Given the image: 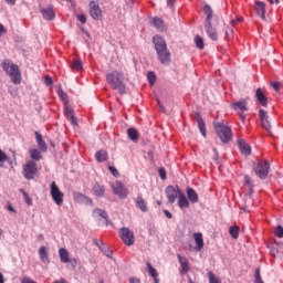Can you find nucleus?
I'll use <instances>...</instances> for the list:
<instances>
[{
    "instance_id": "nucleus-64",
    "label": "nucleus",
    "mask_w": 283,
    "mask_h": 283,
    "mask_svg": "<svg viewBox=\"0 0 283 283\" xmlns=\"http://www.w3.org/2000/svg\"><path fill=\"white\" fill-rule=\"evenodd\" d=\"M72 266H73V269L76 266V259L72 260Z\"/></svg>"
},
{
    "instance_id": "nucleus-50",
    "label": "nucleus",
    "mask_w": 283,
    "mask_h": 283,
    "mask_svg": "<svg viewBox=\"0 0 283 283\" xmlns=\"http://www.w3.org/2000/svg\"><path fill=\"white\" fill-rule=\"evenodd\" d=\"M77 20L81 21L83 24L87 23V18L85 17V14H78Z\"/></svg>"
},
{
    "instance_id": "nucleus-11",
    "label": "nucleus",
    "mask_w": 283,
    "mask_h": 283,
    "mask_svg": "<svg viewBox=\"0 0 283 283\" xmlns=\"http://www.w3.org/2000/svg\"><path fill=\"white\" fill-rule=\"evenodd\" d=\"M111 187H112L113 192L115 193V196H118V198L125 199L129 195V190H127V188H125L123 182H120L118 180L113 182L111 185Z\"/></svg>"
},
{
    "instance_id": "nucleus-18",
    "label": "nucleus",
    "mask_w": 283,
    "mask_h": 283,
    "mask_svg": "<svg viewBox=\"0 0 283 283\" xmlns=\"http://www.w3.org/2000/svg\"><path fill=\"white\" fill-rule=\"evenodd\" d=\"M238 146L243 156H251V146L244 139H239Z\"/></svg>"
},
{
    "instance_id": "nucleus-22",
    "label": "nucleus",
    "mask_w": 283,
    "mask_h": 283,
    "mask_svg": "<svg viewBox=\"0 0 283 283\" xmlns=\"http://www.w3.org/2000/svg\"><path fill=\"white\" fill-rule=\"evenodd\" d=\"M178 207L179 209H189L190 207L189 199H187V196L182 191H179Z\"/></svg>"
},
{
    "instance_id": "nucleus-15",
    "label": "nucleus",
    "mask_w": 283,
    "mask_h": 283,
    "mask_svg": "<svg viewBox=\"0 0 283 283\" xmlns=\"http://www.w3.org/2000/svg\"><path fill=\"white\" fill-rule=\"evenodd\" d=\"M254 10L258 17H261L263 21L266 19V3L262 1H256Z\"/></svg>"
},
{
    "instance_id": "nucleus-29",
    "label": "nucleus",
    "mask_w": 283,
    "mask_h": 283,
    "mask_svg": "<svg viewBox=\"0 0 283 283\" xmlns=\"http://www.w3.org/2000/svg\"><path fill=\"white\" fill-rule=\"evenodd\" d=\"M39 256L44 264H50V258H48V248H45L44 245L40 247Z\"/></svg>"
},
{
    "instance_id": "nucleus-53",
    "label": "nucleus",
    "mask_w": 283,
    "mask_h": 283,
    "mask_svg": "<svg viewBox=\"0 0 283 283\" xmlns=\"http://www.w3.org/2000/svg\"><path fill=\"white\" fill-rule=\"evenodd\" d=\"M44 83H45V85H49V86L52 85V77L45 76Z\"/></svg>"
},
{
    "instance_id": "nucleus-44",
    "label": "nucleus",
    "mask_w": 283,
    "mask_h": 283,
    "mask_svg": "<svg viewBox=\"0 0 283 283\" xmlns=\"http://www.w3.org/2000/svg\"><path fill=\"white\" fill-rule=\"evenodd\" d=\"M8 160V155L0 149V167H3V163Z\"/></svg>"
},
{
    "instance_id": "nucleus-25",
    "label": "nucleus",
    "mask_w": 283,
    "mask_h": 283,
    "mask_svg": "<svg viewBox=\"0 0 283 283\" xmlns=\"http://www.w3.org/2000/svg\"><path fill=\"white\" fill-rule=\"evenodd\" d=\"M64 114H65L67 120L71 123V125H73V126L78 125V122L76 120V116H74V111H72L70 107H66L64 109Z\"/></svg>"
},
{
    "instance_id": "nucleus-4",
    "label": "nucleus",
    "mask_w": 283,
    "mask_h": 283,
    "mask_svg": "<svg viewBox=\"0 0 283 283\" xmlns=\"http://www.w3.org/2000/svg\"><path fill=\"white\" fill-rule=\"evenodd\" d=\"M203 12L206 14L205 30L211 41H218V31H216V28L211 24V19H213V9H211L209 4H206L203 7Z\"/></svg>"
},
{
    "instance_id": "nucleus-56",
    "label": "nucleus",
    "mask_w": 283,
    "mask_h": 283,
    "mask_svg": "<svg viewBox=\"0 0 283 283\" xmlns=\"http://www.w3.org/2000/svg\"><path fill=\"white\" fill-rule=\"evenodd\" d=\"M130 283H140V279H137V277H132L129 280Z\"/></svg>"
},
{
    "instance_id": "nucleus-1",
    "label": "nucleus",
    "mask_w": 283,
    "mask_h": 283,
    "mask_svg": "<svg viewBox=\"0 0 283 283\" xmlns=\"http://www.w3.org/2000/svg\"><path fill=\"white\" fill-rule=\"evenodd\" d=\"M153 43L157 53V59L161 65H169L171 63V52L167 49V41L160 35H155L153 38Z\"/></svg>"
},
{
    "instance_id": "nucleus-55",
    "label": "nucleus",
    "mask_w": 283,
    "mask_h": 283,
    "mask_svg": "<svg viewBox=\"0 0 283 283\" xmlns=\"http://www.w3.org/2000/svg\"><path fill=\"white\" fill-rule=\"evenodd\" d=\"M2 34H6V27H3V24L0 23V36Z\"/></svg>"
},
{
    "instance_id": "nucleus-45",
    "label": "nucleus",
    "mask_w": 283,
    "mask_h": 283,
    "mask_svg": "<svg viewBox=\"0 0 283 283\" xmlns=\"http://www.w3.org/2000/svg\"><path fill=\"white\" fill-rule=\"evenodd\" d=\"M108 171H111L112 176L115 178H118L120 176V172H118V169L114 166H108Z\"/></svg>"
},
{
    "instance_id": "nucleus-3",
    "label": "nucleus",
    "mask_w": 283,
    "mask_h": 283,
    "mask_svg": "<svg viewBox=\"0 0 283 283\" xmlns=\"http://www.w3.org/2000/svg\"><path fill=\"white\" fill-rule=\"evenodd\" d=\"M2 70L10 76L14 85H21V71L19 70V65L12 63L10 60H3Z\"/></svg>"
},
{
    "instance_id": "nucleus-33",
    "label": "nucleus",
    "mask_w": 283,
    "mask_h": 283,
    "mask_svg": "<svg viewBox=\"0 0 283 283\" xmlns=\"http://www.w3.org/2000/svg\"><path fill=\"white\" fill-rule=\"evenodd\" d=\"M187 196L190 202H192L193 205H196V202H198L199 200L198 192H196V190H193L192 188L187 189Z\"/></svg>"
},
{
    "instance_id": "nucleus-5",
    "label": "nucleus",
    "mask_w": 283,
    "mask_h": 283,
    "mask_svg": "<svg viewBox=\"0 0 283 283\" xmlns=\"http://www.w3.org/2000/svg\"><path fill=\"white\" fill-rule=\"evenodd\" d=\"M214 132L220 140L223 142L226 145L227 143H231V140H233V132L231 130V127L222 123L214 124Z\"/></svg>"
},
{
    "instance_id": "nucleus-47",
    "label": "nucleus",
    "mask_w": 283,
    "mask_h": 283,
    "mask_svg": "<svg viewBox=\"0 0 283 283\" xmlns=\"http://www.w3.org/2000/svg\"><path fill=\"white\" fill-rule=\"evenodd\" d=\"M59 96L60 98H62V101L64 103H69V99H67V93L63 92V91H59Z\"/></svg>"
},
{
    "instance_id": "nucleus-43",
    "label": "nucleus",
    "mask_w": 283,
    "mask_h": 283,
    "mask_svg": "<svg viewBox=\"0 0 283 283\" xmlns=\"http://www.w3.org/2000/svg\"><path fill=\"white\" fill-rule=\"evenodd\" d=\"M274 235L276 238H283V227L282 226H277L275 229H274Z\"/></svg>"
},
{
    "instance_id": "nucleus-48",
    "label": "nucleus",
    "mask_w": 283,
    "mask_h": 283,
    "mask_svg": "<svg viewBox=\"0 0 283 283\" xmlns=\"http://www.w3.org/2000/svg\"><path fill=\"white\" fill-rule=\"evenodd\" d=\"M149 83H156V74L154 72H148Z\"/></svg>"
},
{
    "instance_id": "nucleus-14",
    "label": "nucleus",
    "mask_w": 283,
    "mask_h": 283,
    "mask_svg": "<svg viewBox=\"0 0 283 283\" xmlns=\"http://www.w3.org/2000/svg\"><path fill=\"white\" fill-rule=\"evenodd\" d=\"M193 240L196 244L195 251H201L205 249V239L202 238V232H195Z\"/></svg>"
},
{
    "instance_id": "nucleus-28",
    "label": "nucleus",
    "mask_w": 283,
    "mask_h": 283,
    "mask_svg": "<svg viewBox=\"0 0 283 283\" xmlns=\"http://www.w3.org/2000/svg\"><path fill=\"white\" fill-rule=\"evenodd\" d=\"M29 156H30L31 160H35V161L42 160V158H43L41 150H39L36 148H30Z\"/></svg>"
},
{
    "instance_id": "nucleus-27",
    "label": "nucleus",
    "mask_w": 283,
    "mask_h": 283,
    "mask_svg": "<svg viewBox=\"0 0 283 283\" xmlns=\"http://www.w3.org/2000/svg\"><path fill=\"white\" fill-rule=\"evenodd\" d=\"M93 214L95 216V218H103L106 221V224H109L107 211H105L101 208H96L93 210Z\"/></svg>"
},
{
    "instance_id": "nucleus-20",
    "label": "nucleus",
    "mask_w": 283,
    "mask_h": 283,
    "mask_svg": "<svg viewBox=\"0 0 283 283\" xmlns=\"http://www.w3.org/2000/svg\"><path fill=\"white\" fill-rule=\"evenodd\" d=\"M42 17L46 19V21H53V19L56 17L54 14V7L49 6L45 9H41Z\"/></svg>"
},
{
    "instance_id": "nucleus-57",
    "label": "nucleus",
    "mask_w": 283,
    "mask_h": 283,
    "mask_svg": "<svg viewBox=\"0 0 283 283\" xmlns=\"http://www.w3.org/2000/svg\"><path fill=\"white\" fill-rule=\"evenodd\" d=\"M6 3H8L9 6H14L17 3V0H4Z\"/></svg>"
},
{
    "instance_id": "nucleus-19",
    "label": "nucleus",
    "mask_w": 283,
    "mask_h": 283,
    "mask_svg": "<svg viewBox=\"0 0 283 283\" xmlns=\"http://www.w3.org/2000/svg\"><path fill=\"white\" fill-rule=\"evenodd\" d=\"M92 191L96 198H105V186L95 182L92 187Z\"/></svg>"
},
{
    "instance_id": "nucleus-24",
    "label": "nucleus",
    "mask_w": 283,
    "mask_h": 283,
    "mask_svg": "<svg viewBox=\"0 0 283 283\" xmlns=\"http://www.w3.org/2000/svg\"><path fill=\"white\" fill-rule=\"evenodd\" d=\"M153 25L158 30V32H167V25H165V21L160 18H154Z\"/></svg>"
},
{
    "instance_id": "nucleus-8",
    "label": "nucleus",
    "mask_w": 283,
    "mask_h": 283,
    "mask_svg": "<svg viewBox=\"0 0 283 283\" xmlns=\"http://www.w3.org/2000/svg\"><path fill=\"white\" fill-rule=\"evenodd\" d=\"M50 195L55 205H57V207H61L63 205V198H65V195L63 193V191H61V189H59V186H56V181H52Z\"/></svg>"
},
{
    "instance_id": "nucleus-63",
    "label": "nucleus",
    "mask_w": 283,
    "mask_h": 283,
    "mask_svg": "<svg viewBox=\"0 0 283 283\" xmlns=\"http://www.w3.org/2000/svg\"><path fill=\"white\" fill-rule=\"evenodd\" d=\"M8 210L14 212V208L12 207V205L8 206Z\"/></svg>"
},
{
    "instance_id": "nucleus-10",
    "label": "nucleus",
    "mask_w": 283,
    "mask_h": 283,
    "mask_svg": "<svg viewBox=\"0 0 283 283\" xmlns=\"http://www.w3.org/2000/svg\"><path fill=\"white\" fill-rule=\"evenodd\" d=\"M120 239L123 240L124 244H126V247H133L134 242H136L134 232L129 230V228L120 229Z\"/></svg>"
},
{
    "instance_id": "nucleus-26",
    "label": "nucleus",
    "mask_w": 283,
    "mask_h": 283,
    "mask_svg": "<svg viewBox=\"0 0 283 283\" xmlns=\"http://www.w3.org/2000/svg\"><path fill=\"white\" fill-rule=\"evenodd\" d=\"M148 274L150 277L154 279L155 283H160V280H158V271L151 265V263L147 262L146 263Z\"/></svg>"
},
{
    "instance_id": "nucleus-52",
    "label": "nucleus",
    "mask_w": 283,
    "mask_h": 283,
    "mask_svg": "<svg viewBox=\"0 0 283 283\" xmlns=\"http://www.w3.org/2000/svg\"><path fill=\"white\" fill-rule=\"evenodd\" d=\"M255 282H262V276L260 275V270L255 272Z\"/></svg>"
},
{
    "instance_id": "nucleus-6",
    "label": "nucleus",
    "mask_w": 283,
    "mask_h": 283,
    "mask_svg": "<svg viewBox=\"0 0 283 283\" xmlns=\"http://www.w3.org/2000/svg\"><path fill=\"white\" fill-rule=\"evenodd\" d=\"M253 171L258 178L266 180V178H269V171H271V164H269L266 159L259 160L256 165H254Z\"/></svg>"
},
{
    "instance_id": "nucleus-59",
    "label": "nucleus",
    "mask_w": 283,
    "mask_h": 283,
    "mask_svg": "<svg viewBox=\"0 0 283 283\" xmlns=\"http://www.w3.org/2000/svg\"><path fill=\"white\" fill-rule=\"evenodd\" d=\"M0 283H6V279L3 277V273L0 272Z\"/></svg>"
},
{
    "instance_id": "nucleus-35",
    "label": "nucleus",
    "mask_w": 283,
    "mask_h": 283,
    "mask_svg": "<svg viewBox=\"0 0 283 283\" xmlns=\"http://www.w3.org/2000/svg\"><path fill=\"white\" fill-rule=\"evenodd\" d=\"M229 233H230L231 238H233V240H238V238L240 237V227H238V226L230 227Z\"/></svg>"
},
{
    "instance_id": "nucleus-30",
    "label": "nucleus",
    "mask_w": 283,
    "mask_h": 283,
    "mask_svg": "<svg viewBox=\"0 0 283 283\" xmlns=\"http://www.w3.org/2000/svg\"><path fill=\"white\" fill-rule=\"evenodd\" d=\"M35 138H36L38 146L40 147V150L48 151V145L45 144V142L43 140V136H41L39 132H35Z\"/></svg>"
},
{
    "instance_id": "nucleus-23",
    "label": "nucleus",
    "mask_w": 283,
    "mask_h": 283,
    "mask_svg": "<svg viewBox=\"0 0 283 283\" xmlns=\"http://www.w3.org/2000/svg\"><path fill=\"white\" fill-rule=\"evenodd\" d=\"M196 120H197L200 134L203 136V138H206L207 128H206L205 119H202V116H200V114H196Z\"/></svg>"
},
{
    "instance_id": "nucleus-31",
    "label": "nucleus",
    "mask_w": 283,
    "mask_h": 283,
    "mask_svg": "<svg viewBox=\"0 0 283 283\" xmlns=\"http://www.w3.org/2000/svg\"><path fill=\"white\" fill-rule=\"evenodd\" d=\"M59 255L61 262H63L64 264H67V262H70V252H67L65 248H61L59 250Z\"/></svg>"
},
{
    "instance_id": "nucleus-46",
    "label": "nucleus",
    "mask_w": 283,
    "mask_h": 283,
    "mask_svg": "<svg viewBox=\"0 0 283 283\" xmlns=\"http://www.w3.org/2000/svg\"><path fill=\"white\" fill-rule=\"evenodd\" d=\"M158 174H159L161 180H167V170H165V168H159Z\"/></svg>"
},
{
    "instance_id": "nucleus-16",
    "label": "nucleus",
    "mask_w": 283,
    "mask_h": 283,
    "mask_svg": "<svg viewBox=\"0 0 283 283\" xmlns=\"http://www.w3.org/2000/svg\"><path fill=\"white\" fill-rule=\"evenodd\" d=\"M247 105H249V103L247 102V99H243V101L232 103L231 107L235 112L244 113V112H249V107Z\"/></svg>"
},
{
    "instance_id": "nucleus-60",
    "label": "nucleus",
    "mask_w": 283,
    "mask_h": 283,
    "mask_svg": "<svg viewBox=\"0 0 283 283\" xmlns=\"http://www.w3.org/2000/svg\"><path fill=\"white\" fill-rule=\"evenodd\" d=\"M268 1H269V3H271V4L275 3L276 6L280 3V0H268Z\"/></svg>"
},
{
    "instance_id": "nucleus-49",
    "label": "nucleus",
    "mask_w": 283,
    "mask_h": 283,
    "mask_svg": "<svg viewBox=\"0 0 283 283\" xmlns=\"http://www.w3.org/2000/svg\"><path fill=\"white\" fill-rule=\"evenodd\" d=\"M271 255H273V258H275V255H277V253H280V249H277V247L273 245L270 250Z\"/></svg>"
},
{
    "instance_id": "nucleus-61",
    "label": "nucleus",
    "mask_w": 283,
    "mask_h": 283,
    "mask_svg": "<svg viewBox=\"0 0 283 283\" xmlns=\"http://www.w3.org/2000/svg\"><path fill=\"white\" fill-rule=\"evenodd\" d=\"M174 1H176V0H167V3H168V6H169L170 8L174 7Z\"/></svg>"
},
{
    "instance_id": "nucleus-39",
    "label": "nucleus",
    "mask_w": 283,
    "mask_h": 283,
    "mask_svg": "<svg viewBox=\"0 0 283 283\" xmlns=\"http://www.w3.org/2000/svg\"><path fill=\"white\" fill-rule=\"evenodd\" d=\"M195 43L199 50H205V40L200 35L195 38Z\"/></svg>"
},
{
    "instance_id": "nucleus-12",
    "label": "nucleus",
    "mask_w": 283,
    "mask_h": 283,
    "mask_svg": "<svg viewBox=\"0 0 283 283\" xmlns=\"http://www.w3.org/2000/svg\"><path fill=\"white\" fill-rule=\"evenodd\" d=\"M180 191H182L180 190V187H177V188L174 186L166 187L165 195L170 205H174V202H176L177 198H179L180 196Z\"/></svg>"
},
{
    "instance_id": "nucleus-32",
    "label": "nucleus",
    "mask_w": 283,
    "mask_h": 283,
    "mask_svg": "<svg viewBox=\"0 0 283 283\" xmlns=\"http://www.w3.org/2000/svg\"><path fill=\"white\" fill-rule=\"evenodd\" d=\"M108 155H107V150L102 149L95 153V159L97 160V163H105V160H107Z\"/></svg>"
},
{
    "instance_id": "nucleus-21",
    "label": "nucleus",
    "mask_w": 283,
    "mask_h": 283,
    "mask_svg": "<svg viewBox=\"0 0 283 283\" xmlns=\"http://www.w3.org/2000/svg\"><path fill=\"white\" fill-rule=\"evenodd\" d=\"M177 258H178V260H179V264H180V266H181V270H180V273H181V275H186V273L189 271V261L185 258V256H182V255H180V254H177Z\"/></svg>"
},
{
    "instance_id": "nucleus-7",
    "label": "nucleus",
    "mask_w": 283,
    "mask_h": 283,
    "mask_svg": "<svg viewBox=\"0 0 283 283\" xmlns=\"http://www.w3.org/2000/svg\"><path fill=\"white\" fill-rule=\"evenodd\" d=\"M38 171L39 168L36 167V163L34 160H28L22 166V176L25 178V180H34Z\"/></svg>"
},
{
    "instance_id": "nucleus-36",
    "label": "nucleus",
    "mask_w": 283,
    "mask_h": 283,
    "mask_svg": "<svg viewBox=\"0 0 283 283\" xmlns=\"http://www.w3.org/2000/svg\"><path fill=\"white\" fill-rule=\"evenodd\" d=\"M72 69L76 70V72H81V70H83V61L74 59L72 63Z\"/></svg>"
},
{
    "instance_id": "nucleus-42",
    "label": "nucleus",
    "mask_w": 283,
    "mask_h": 283,
    "mask_svg": "<svg viewBox=\"0 0 283 283\" xmlns=\"http://www.w3.org/2000/svg\"><path fill=\"white\" fill-rule=\"evenodd\" d=\"M208 277L210 283H222V281H220V279H218L213 272H209Z\"/></svg>"
},
{
    "instance_id": "nucleus-2",
    "label": "nucleus",
    "mask_w": 283,
    "mask_h": 283,
    "mask_svg": "<svg viewBox=\"0 0 283 283\" xmlns=\"http://www.w3.org/2000/svg\"><path fill=\"white\" fill-rule=\"evenodd\" d=\"M106 81L112 90H116L119 94H126L127 86L123 82V73L113 71L106 75Z\"/></svg>"
},
{
    "instance_id": "nucleus-58",
    "label": "nucleus",
    "mask_w": 283,
    "mask_h": 283,
    "mask_svg": "<svg viewBox=\"0 0 283 283\" xmlns=\"http://www.w3.org/2000/svg\"><path fill=\"white\" fill-rule=\"evenodd\" d=\"M239 116H240L242 123H244L247 120V116L244 115V113H239Z\"/></svg>"
},
{
    "instance_id": "nucleus-51",
    "label": "nucleus",
    "mask_w": 283,
    "mask_h": 283,
    "mask_svg": "<svg viewBox=\"0 0 283 283\" xmlns=\"http://www.w3.org/2000/svg\"><path fill=\"white\" fill-rule=\"evenodd\" d=\"M272 87L275 92H280L281 90L280 82H273Z\"/></svg>"
},
{
    "instance_id": "nucleus-40",
    "label": "nucleus",
    "mask_w": 283,
    "mask_h": 283,
    "mask_svg": "<svg viewBox=\"0 0 283 283\" xmlns=\"http://www.w3.org/2000/svg\"><path fill=\"white\" fill-rule=\"evenodd\" d=\"M20 193H22L25 203L28 205V207H32V198H30V196L28 195V192H25V190L20 189Z\"/></svg>"
},
{
    "instance_id": "nucleus-38",
    "label": "nucleus",
    "mask_w": 283,
    "mask_h": 283,
    "mask_svg": "<svg viewBox=\"0 0 283 283\" xmlns=\"http://www.w3.org/2000/svg\"><path fill=\"white\" fill-rule=\"evenodd\" d=\"M127 134L130 140H138V130H136L135 128H128Z\"/></svg>"
},
{
    "instance_id": "nucleus-34",
    "label": "nucleus",
    "mask_w": 283,
    "mask_h": 283,
    "mask_svg": "<svg viewBox=\"0 0 283 283\" xmlns=\"http://www.w3.org/2000/svg\"><path fill=\"white\" fill-rule=\"evenodd\" d=\"M136 207L137 209H140L143 213L147 212V202H145V199H143V197H137Z\"/></svg>"
},
{
    "instance_id": "nucleus-62",
    "label": "nucleus",
    "mask_w": 283,
    "mask_h": 283,
    "mask_svg": "<svg viewBox=\"0 0 283 283\" xmlns=\"http://www.w3.org/2000/svg\"><path fill=\"white\" fill-rule=\"evenodd\" d=\"M54 283H67V281H65V279H61V280L55 281Z\"/></svg>"
},
{
    "instance_id": "nucleus-9",
    "label": "nucleus",
    "mask_w": 283,
    "mask_h": 283,
    "mask_svg": "<svg viewBox=\"0 0 283 283\" xmlns=\"http://www.w3.org/2000/svg\"><path fill=\"white\" fill-rule=\"evenodd\" d=\"M88 8L90 17H92V19L95 21H101V19H103V10L101 9V6L96 3V1L92 0L88 3Z\"/></svg>"
},
{
    "instance_id": "nucleus-54",
    "label": "nucleus",
    "mask_w": 283,
    "mask_h": 283,
    "mask_svg": "<svg viewBox=\"0 0 283 283\" xmlns=\"http://www.w3.org/2000/svg\"><path fill=\"white\" fill-rule=\"evenodd\" d=\"M164 213L166 218H168V220H171V218H174V214H171V212H169L168 210H164Z\"/></svg>"
},
{
    "instance_id": "nucleus-41",
    "label": "nucleus",
    "mask_w": 283,
    "mask_h": 283,
    "mask_svg": "<svg viewBox=\"0 0 283 283\" xmlns=\"http://www.w3.org/2000/svg\"><path fill=\"white\" fill-rule=\"evenodd\" d=\"M73 198L75 200V202H83V200H85V195L81 193V192H74L73 193Z\"/></svg>"
},
{
    "instance_id": "nucleus-17",
    "label": "nucleus",
    "mask_w": 283,
    "mask_h": 283,
    "mask_svg": "<svg viewBox=\"0 0 283 283\" xmlns=\"http://www.w3.org/2000/svg\"><path fill=\"white\" fill-rule=\"evenodd\" d=\"M255 97L258 103H260L262 107H266V105H269V98L266 97V95H264V92L262 91V88H256Z\"/></svg>"
},
{
    "instance_id": "nucleus-13",
    "label": "nucleus",
    "mask_w": 283,
    "mask_h": 283,
    "mask_svg": "<svg viewBox=\"0 0 283 283\" xmlns=\"http://www.w3.org/2000/svg\"><path fill=\"white\" fill-rule=\"evenodd\" d=\"M259 118L261 120V125H262L263 129H265V132H268V134H270V136H272L271 122L269 120V113L262 108L259 109Z\"/></svg>"
},
{
    "instance_id": "nucleus-37",
    "label": "nucleus",
    "mask_w": 283,
    "mask_h": 283,
    "mask_svg": "<svg viewBox=\"0 0 283 283\" xmlns=\"http://www.w3.org/2000/svg\"><path fill=\"white\" fill-rule=\"evenodd\" d=\"M244 186L248 187L250 191H253V187H255L253 185V179H251L249 175L244 176Z\"/></svg>"
}]
</instances>
